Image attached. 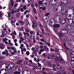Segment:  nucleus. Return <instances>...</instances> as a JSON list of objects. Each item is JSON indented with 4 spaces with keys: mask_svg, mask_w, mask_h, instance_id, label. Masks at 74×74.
<instances>
[{
    "mask_svg": "<svg viewBox=\"0 0 74 74\" xmlns=\"http://www.w3.org/2000/svg\"><path fill=\"white\" fill-rule=\"evenodd\" d=\"M5 65V69H9L10 71L12 72L13 71L15 70L17 68H18V66L15 65L14 64H10L8 65V64H4Z\"/></svg>",
    "mask_w": 74,
    "mask_h": 74,
    "instance_id": "1",
    "label": "nucleus"
},
{
    "mask_svg": "<svg viewBox=\"0 0 74 74\" xmlns=\"http://www.w3.org/2000/svg\"><path fill=\"white\" fill-rule=\"evenodd\" d=\"M66 21H68V23H70L69 19H68V18L67 17H66L65 18H62L60 21V23H63V24H64V23L66 22Z\"/></svg>",
    "mask_w": 74,
    "mask_h": 74,
    "instance_id": "2",
    "label": "nucleus"
},
{
    "mask_svg": "<svg viewBox=\"0 0 74 74\" xmlns=\"http://www.w3.org/2000/svg\"><path fill=\"white\" fill-rule=\"evenodd\" d=\"M70 28H69L68 27H65L64 29H62V31H61V33L62 34H65V33L63 32V31L64 30H66V31H67L69 32V31H70V30H71V27L70 25Z\"/></svg>",
    "mask_w": 74,
    "mask_h": 74,
    "instance_id": "3",
    "label": "nucleus"
},
{
    "mask_svg": "<svg viewBox=\"0 0 74 74\" xmlns=\"http://www.w3.org/2000/svg\"><path fill=\"white\" fill-rule=\"evenodd\" d=\"M57 2L56 0H51L50 1V4L53 6L56 5Z\"/></svg>",
    "mask_w": 74,
    "mask_h": 74,
    "instance_id": "4",
    "label": "nucleus"
},
{
    "mask_svg": "<svg viewBox=\"0 0 74 74\" xmlns=\"http://www.w3.org/2000/svg\"><path fill=\"white\" fill-rule=\"evenodd\" d=\"M59 62H60V63H61V64L63 63V62L64 61V60L61 57H59Z\"/></svg>",
    "mask_w": 74,
    "mask_h": 74,
    "instance_id": "5",
    "label": "nucleus"
},
{
    "mask_svg": "<svg viewBox=\"0 0 74 74\" xmlns=\"http://www.w3.org/2000/svg\"><path fill=\"white\" fill-rule=\"evenodd\" d=\"M71 5V3L69 2H67L66 4V7H69Z\"/></svg>",
    "mask_w": 74,
    "mask_h": 74,
    "instance_id": "6",
    "label": "nucleus"
},
{
    "mask_svg": "<svg viewBox=\"0 0 74 74\" xmlns=\"http://www.w3.org/2000/svg\"><path fill=\"white\" fill-rule=\"evenodd\" d=\"M64 15L66 16H68V15H69L68 14V11L67 10H66L64 12Z\"/></svg>",
    "mask_w": 74,
    "mask_h": 74,
    "instance_id": "7",
    "label": "nucleus"
},
{
    "mask_svg": "<svg viewBox=\"0 0 74 74\" xmlns=\"http://www.w3.org/2000/svg\"><path fill=\"white\" fill-rule=\"evenodd\" d=\"M68 17H70L71 19H73L74 18V14H73L68 16Z\"/></svg>",
    "mask_w": 74,
    "mask_h": 74,
    "instance_id": "8",
    "label": "nucleus"
},
{
    "mask_svg": "<svg viewBox=\"0 0 74 74\" xmlns=\"http://www.w3.org/2000/svg\"><path fill=\"white\" fill-rule=\"evenodd\" d=\"M59 5L60 6H62V7H64V6H65V4L62 3V2H60L59 3Z\"/></svg>",
    "mask_w": 74,
    "mask_h": 74,
    "instance_id": "9",
    "label": "nucleus"
},
{
    "mask_svg": "<svg viewBox=\"0 0 74 74\" xmlns=\"http://www.w3.org/2000/svg\"><path fill=\"white\" fill-rule=\"evenodd\" d=\"M43 20H44L45 21V22L46 23H47V22H48V21L49 20H48V19H47V18H45V16H44L43 17Z\"/></svg>",
    "mask_w": 74,
    "mask_h": 74,
    "instance_id": "10",
    "label": "nucleus"
},
{
    "mask_svg": "<svg viewBox=\"0 0 74 74\" xmlns=\"http://www.w3.org/2000/svg\"><path fill=\"white\" fill-rule=\"evenodd\" d=\"M13 73L14 74H21V72L19 71H14Z\"/></svg>",
    "mask_w": 74,
    "mask_h": 74,
    "instance_id": "11",
    "label": "nucleus"
},
{
    "mask_svg": "<svg viewBox=\"0 0 74 74\" xmlns=\"http://www.w3.org/2000/svg\"><path fill=\"white\" fill-rule=\"evenodd\" d=\"M64 66H63L62 65L61 66H60V69L61 71H63V70H64Z\"/></svg>",
    "mask_w": 74,
    "mask_h": 74,
    "instance_id": "12",
    "label": "nucleus"
},
{
    "mask_svg": "<svg viewBox=\"0 0 74 74\" xmlns=\"http://www.w3.org/2000/svg\"><path fill=\"white\" fill-rule=\"evenodd\" d=\"M37 52H38V50H37V49L35 50H34V51L33 53V54H34V55H37Z\"/></svg>",
    "mask_w": 74,
    "mask_h": 74,
    "instance_id": "13",
    "label": "nucleus"
},
{
    "mask_svg": "<svg viewBox=\"0 0 74 74\" xmlns=\"http://www.w3.org/2000/svg\"><path fill=\"white\" fill-rule=\"evenodd\" d=\"M42 2H43V0H39V5H41V4H42Z\"/></svg>",
    "mask_w": 74,
    "mask_h": 74,
    "instance_id": "14",
    "label": "nucleus"
},
{
    "mask_svg": "<svg viewBox=\"0 0 74 74\" xmlns=\"http://www.w3.org/2000/svg\"><path fill=\"white\" fill-rule=\"evenodd\" d=\"M47 58L48 59H53V58H52V56L51 55H48V56Z\"/></svg>",
    "mask_w": 74,
    "mask_h": 74,
    "instance_id": "15",
    "label": "nucleus"
},
{
    "mask_svg": "<svg viewBox=\"0 0 74 74\" xmlns=\"http://www.w3.org/2000/svg\"><path fill=\"white\" fill-rule=\"evenodd\" d=\"M60 26V25L59 24H55L54 25V27H59Z\"/></svg>",
    "mask_w": 74,
    "mask_h": 74,
    "instance_id": "16",
    "label": "nucleus"
},
{
    "mask_svg": "<svg viewBox=\"0 0 74 74\" xmlns=\"http://www.w3.org/2000/svg\"><path fill=\"white\" fill-rule=\"evenodd\" d=\"M23 46H24L23 44H22L21 45L20 47L21 49V52H22V54H23V49H22V47H23Z\"/></svg>",
    "mask_w": 74,
    "mask_h": 74,
    "instance_id": "17",
    "label": "nucleus"
},
{
    "mask_svg": "<svg viewBox=\"0 0 74 74\" xmlns=\"http://www.w3.org/2000/svg\"><path fill=\"white\" fill-rule=\"evenodd\" d=\"M55 61L56 63L59 62V59L58 58H56L55 60Z\"/></svg>",
    "mask_w": 74,
    "mask_h": 74,
    "instance_id": "18",
    "label": "nucleus"
},
{
    "mask_svg": "<svg viewBox=\"0 0 74 74\" xmlns=\"http://www.w3.org/2000/svg\"><path fill=\"white\" fill-rule=\"evenodd\" d=\"M0 69L1 70L0 71V73L1 74V71L4 70V69L2 68V66L1 65L0 66Z\"/></svg>",
    "mask_w": 74,
    "mask_h": 74,
    "instance_id": "19",
    "label": "nucleus"
},
{
    "mask_svg": "<svg viewBox=\"0 0 74 74\" xmlns=\"http://www.w3.org/2000/svg\"><path fill=\"white\" fill-rule=\"evenodd\" d=\"M38 25L40 28H41V29H42V28H43V27L42 26V25H41V23H39Z\"/></svg>",
    "mask_w": 74,
    "mask_h": 74,
    "instance_id": "20",
    "label": "nucleus"
},
{
    "mask_svg": "<svg viewBox=\"0 0 74 74\" xmlns=\"http://www.w3.org/2000/svg\"><path fill=\"white\" fill-rule=\"evenodd\" d=\"M2 33L3 35H6L7 33V32L6 31H3Z\"/></svg>",
    "mask_w": 74,
    "mask_h": 74,
    "instance_id": "21",
    "label": "nucleus"
},
{
    "mask_svg": "<svg viewBox=\"0 0 74 74\" xmlns=\"http://www.w3.org/2000/svg\"><path fill=\"white\" fill-rule=\"evenodd\" d=\"M54 21H55V19L52 18L51 19L50 22L51 23H52V22H54Z\"/></svg>",
    "mask_w": 74,
    "mask_h": 74,
    "instance_id": "22",
    "label": "nucleus"
},
{
    "mask_svg": "<svg viewBox=\"0 0 74 74\" xmlns=\"http://www.w3.org/2000/svg\"><path fill=\"white\" fill-rule=\"evenodd\" d=\"M44 3H42L43 4V5L44 4H45V5H46V4H47V0H44Z\"/></svg>",
    "mask_w": 74,
    "mask_h": 74,
    "instance_id": "23",
    "label": "nucleus"
},
{
    "mask_svg": "<svg viewBox=\"0 0 74 74\" xmlns=\"http://www.w3.org/2000/svg\"><path fill=\"white\" fill-rule=\"evenodd\" d=\"M11 22L12 25L13 26L14 25H15V22H14L13 21L11 20Z\"/></svg>",
    "mask_w": 74,
    "mask_h": 74,
    "instance_id": "24",
    "label": "nucleus"
},
{
    "mask_svg": "<svg viewBox=\"0 0 74 74\" xmlns=\"http://www.w3.org/2000/svg\"><path fill=\"white\" fill-rule=\"evenodd\" d=\"M23 9L24 10H25L26 9V5H24L23 6Z\"/></svg>",
    "mask_w": 74,
    "mask_h": 74,
    "instance_id": "25",
    "label": "nucleus"
},
{
    "mask_svg": "<svg viewBox=\"0 0 74 74\" xmlns=\"http://www.w3.org/2000/svg\"><path fill=\"white\" fill-rule=\"evenodd\" d=\"M8 40V39L7 38H5L3 40V42H5V41H7Z\"/></svg>",
    "mask_w": 74,
    "mask_h": 74,
    "instance_id": "26",
    "label": "nucleus"
},
{
    "mask_svg": "<svg viewBox=\"0 0 74 74\" xmlns=\"http://www.w3.org/2000/svg\"><path fill=\"white\" fill-rule=\"evenodd\" d=\"M19 37L20 38L21 40H22L23 41L24 40H25V38H23L22 37L19 36Z\"/></svg>",
    "mask_w": 74,
    "mask_h": 74,
    "instance_id": "27",
    "label": "nucleus"
},
{
    "mask_svg": "<svg viewBox=\"0 0 74 74\" xmlns=\"http://www.w3.org/2000/svg\"><path fill=\"white\" fill-rule=\"evenodd\" d=\"M33 10L34 13H35L36 14H37V12H36V9H35V8H33Z\"/></svg>",
    "mask_w": 74,
    "mask_h": 74,
    "instance_id": "28",
    "label": "nucleus"
},
{
    "mask_svg": "<svg viewBox=\"0 0 74 74\" xmlns=\"http://www.w3.org/2000/svg\"><path fill=\"white\" fill-rule=\"evenodd\" d=\"M12 11H14V12H15V13H16V8H14V10L12 9Z\"/></svg>",
    "mask_w": 74,
    "mask_h": 74,
    "instance_id": "29",
    "label": "nucleus"
},
{
    "mask_svg": "<svg viewBox=\"0 0 74 74\" xmlns=\"http://www.w3.org/2000/svg\"><path fill=\"white\" fill-rule=\"evenodd\" d=\"M19 23H20L23 25H24V22L22 21H19Z\"/></svg>",
    "mask_w": 74,
    "mask_h": 74,
    "instance_id": "30",
    "label": "nucleus"
},
{
    "mask_svg": "<svg viewBox=\"0 0 74 74\" xmlns=\"http://www.w3.org/2000/svg\"><path fill=\"white\" fill-rule=\"evenodd\" d=\"M61 74H66V71H63L61 72Z\"/></svg>",
    "mask_w": 74,
    "mask_h": 74,
    "instance_id": "31",
    "label": "nucleus"
},
{
    "mask_svg": "<svg viewBox=\"0 0 74 74\" xmlns=\"http://www.w3.org/2000/svg\"><path fill=\"white\" fill-rule=\"evenodd\" d=\"M4 59V57H3L2 56H0V59L2 60V59Z\"/></svg>",
    "mask_w": 74,
    "mask_h": 74,
    "instance_id": "32",
    "label": "nucleus"
},
{
    "mask_svg": "<svg viewBox=\"0 0 74 74\" xmlns=\"http://www.w3.org/2000/svg\"><path fill=\"white\" fill-rule=\"evenodd\" d=\"M54 52H59V50L58 49H54Z\"/></svg>",
    "mask_w": 74,
    "mask_h": 74,
    "instance_id": "33",
    "label": "nucleus"
},
{
    "mask_svg": "<svg viewBox=\"0 0 74 74\" xmlns=\"http://www.w3.org/2000/svg\"><path fill=\"white\" fill-rule=\"evenodd\" d=\"M4 48H5V47L4 46H0V48L1 49H4Z\"/></svg>",
    "mask_w": 74,
    "mask_h": 74,
    "instance_id": "34",
    "label": "nucleus"
},
{
    "mask_svg": "<svg viewBox=\"0 0 74 74\" xmlns=\"http://www.w3.org/2000/svg\"><path fill=\"white\" fill-rule=\"evenodd\" d=\"M16 48L14 47H11V49L13 51Z\"/></svg>",
    "mask_w": 74,
    "mask_h": 74,
    "instance_id": "35",
    "label": "nucleus"
},
{
    "mask_svg": "<svg viewBox=\"0 0 74 74\" xmlns=\"http://www.w3.org/2000/svg\"><path fill=\"white\" fill-rule=\"evenodd\" d=\"M64 25H65L66 27H67V26H68V25H69V24H68L67 23H66V22L64 23Z\"/></svg>",
    "mask_w": 74,
    "mask_h": 74,
    "instance_id": "36",
    "label": "nucleus"
},
{
    "mask_svg": "<svg viewBox=\"0 0 74 74\" xmlns=\"http://www.w3.org/2000/svg\"><path fill=\"white\" fill-rule=\"evenodd\" d=\"M57 74H61V71H58L57 72Z\"/></svg>",
    "mask_w": 74,
    "mask_h": 74,
    "instance_id": "37",
    "label": "nucleus"
},
{
    "mask_svg": "<svg viewBox=\"0 0 74 74\" xmlns=\"http://www.w3.org/2000/svg\"><path fill=\"white\" fill-rule=\"evenodd\" d=\"M26 71H27V73H28L27 74H31V73L30 72V71H29L27 70Z\"/></svg>",
    "mask_w": 74,
    "mask_h": 74,
    "instance_id": "38",
    "label": "nucleus"
},
{
    "mask_svg": "<svg viewBox=\"0 0 74 74\" xmlns=\"http://www.w3.org/2000/svg\"><path fill=\"white\" fill-rule=\"evenodd\" d=\"M20 8H21V7H19L18 8V9L17 10V11L16 12H19Z\"/></svg>",
    "mask_w": 74,
    "mask_h": 74,
    "instance_id": "39",
    "label": "nucleus"
},
{
    "mask_svg": "<svg viewBox=\"0 0 74 74\" xmlns=\"http://www.w3.org/2000/svg\"><path fill=\"white\" fill-rule=\"evenodd\" d=\"M40 40L42 42H44L45 40L44 39H40Z\"/></svg>",
    "mask_w": 74,
    "mask_h": 74,
    "instance_id": "40",
    "label": "nucleus"
},
{
    "mask_svg": "<svg viewBox=\"0 0 74 74\" xmlns=\"http://www.w3.org/2000/svg\"><path fill=\"white\" fill-rule=\"evenodd\" d=\"M56 68L57 69H60V66H59V65H57L56 66Z\"/></svg>",
    "mask_w": 74,
    "mask_h": 74,
    "instance_id": "41",
    "label": "nucleus"
},
{
    "mask_svg": "<svg viewBox=\"0 0 74 74\" xmlns=\"http://www.w3.org/2000/svg\"><path fill=\"white\" fill-rule=\"evenodd\" d=\"M35 4L36 7L37 8L38 7V5L37 4V2H35Z\"/></svg>",
    "mask_w": 74,
    "mask_h": 74,
    "instance_id": "42",
    "label": "nucleus"
},
{
    "mask_svg": "<svg viewBox=\"0 0 74 74\" xmlns=\"http://www.w3.org/2000/svg\"><path fill=\"white\" fill-rule=\"evenodd\" d=\"M20 10L21 11V12H23V8H21L20 9Z\"/></svg>",
    "mask_w": 74,
    "mask_h": 74,
    "instance_id": "43",
    "label": "nucleus"
},
{
    "mask_svg": "<svg viewBox=\"0 0 74 74\" xmlns=\"http://www.w3.org/2000/svg\"><path fill=\"white\" fill-rule=\"evenodd\" d=\"M8 17H11V13L10 12L8 13Z\"/></svg>",
    "mask_w": 74,
    "mask_h": 74,
    "instance_id": "44",
    "label": "nucleus"
},
{
    "mask_svg": "<svg viewBox=\"0 0 74 74\" xmlns=\"http://www.w3.org/2000/svg\"><path fill=\"white\" fill-rule=\"evenodd\" d=\"M16 64H21V65H22L20 63H19V62L18 61L17 62H16Z\"/></svg>",
    "mask_w": 74,
    "mask_h": 74,
    "instance_id": "45",
    "label": "nucleus"
},
{
    "mask_svg": "<svg viewBox=\"0 0 74 74\" xmlns=\"http://www.w3.org/2000/svg\"><path fill=\"white\" fill-rule=\"evenodd\" d=\"M44 4H43V3H42L41 4H40V5H39L40 6V7H42V6H44Z\"/></svg>",
    "mask_w": 74,
    "mask_h": 74,
    "instance_id": "46",
    "label": "nucleus"
},
{
    "mask_svg": "<svg viewBox=\"0 0 74 74\" xmlns=\"http://www.w3.org/2000/svg\"><path fill=\"white\" fill-rule=\"evenodd\" d=\"M16 16L17 17H18V18H19V17H20V14H18L16 15Z\"/></svg>",
    "mask_w": 74,
    "mask_h": 74,
    "instance_id": "47",
    "label": "nucleus"
},
{
    "mask_svg": "<svg viewBox=\"0 0 74 74\" xmlns=\"http://www.w3.org/2000/svg\"><path fill=\"white\" fill-rule=\"evenodd\" d=\"M74 21H73V20L72 21V23H70V24L71 25H73V24H74Z\"/></svg>",
    "mask_w": 74,
    "mask_h": 74,
    "instance_id": "48",
    "label": "nucleus"
},
{
    "mask_svg": "<svg viewBox=\"0 0 74 74\" xmlns=\"http://www.w3.org/2000/svg\"><path fill=\"white\" fill-rule=\"evenodd\" d=\"M46 48H47V47H46L44 46V47H43V49H44V50L45 51V50H46Z\"/></svg>",
    "mask_w": 74,
    "mask_h": 74,
    "instance_id": "49",
    "label": "nucleus"
},
{
    "mask_svg": "<svg viewBox=\"0 0 74 74\" xmlns=\"http://www.w3.org/2000/svg\"><path fill=\"white\" fill-rule=\"evenodd\" d=\"M27 11H28V10H25V12H24V14L25 15H26V14H27Z\"/></svg>",
    "mask_w": 74,
    "mask_h": 74,
    "instance_id": "50",
    "label": "nucleus"
},
{
    "mask_svg": "<svg viewBox=\"0 0 74 74\" xmlns=\"http://www.w3.org/2000/svg\"><path fill=\"white\" fill-rule=\"evenodd\" d=\"M55 54L56 55H60V52H58V53H55Z\"/></svg>",
    "mask_w": 74,
    "mask_h": 74,
    "instance_id": "51",
    "label": "nucleus"
},
{
    "mask_svg": "<svg viewBox=\"0 0 74 74\" xmlns=\"http://www.w3.org/2000/svg\"><path fill=\"white\" fill-rule=\"evenodd\" d=\"M52 58H53H53H55V54H53L52 55Z\"/></svg>",
    "mask_w": 74,
    "mask_h": 74,
    "instance_id": "52",
    "label": "nucleus"
},
{
    "mask_svg": "<svg viewBox=\"0 0 74 74\" xmlns=\"http://www.w3.org/2000/svg\"><path fill=\"white\" fill-rule=\"evenodd\" d=\"M71 58H73L74 57V56L73 55V53H71Z\"/></svg>",
    "mask_w": 74,
    "mask_h": 74,
    "instance_id": "53",
    "label": "nucleus"
},
{
    "mask_svg": "<svg viewBox=\"0 0 74 74\" xmlns=\"http://www.w3.org/2000/svg\"><path fill=\"white\" fill-rule=\"evenodd\" d=\"M45 50L43 49H41L40 50V51H41V52H44Z\"/></svg>",
    "mask_w": 74,
    "mask_h": 74,
    "instance_id": "54",
    "label": "nucleus"
},
{
    "mask_svg": "<svg viewBox=\"0 0 74 74\" xmlns=\"http://www.w3.org/2000/svg\"><path fill=\"white\" fill-rule=\"evenodd\" d=\"M30 53L29 51H27L26 52V55H29V54Z\"/></svg>",
    "mask_w": 74,
    "mask_h": 74,
    "instance_id": "55",
    "label": "nucleus"
},
{
    "mask_svg": "<svg viewBox=\"0 0 74 74\" xmlns=\"http://www.w3.org/2000/svg\"><path fill=\"white\" fill-rule=\"evenodd\" d=\"M18 4L16 3L14 6V7H16L18 6Z\"/></svg>",
    "mask_w": 74,
    "mask_h": 74,
    "instance_id": "56",
    "label": "nucleus"
},
{
    "mask_svg": "<svg viewBox=\"0 0 74 74\" xmlns=\"http://www.w3.org/2000/svg\"><path fill=\"white\" fill-rule=\"evenodd\" d=\"M71 62H70V63L71 64H73L72 63V62H74V59H73V60H71Z\"/></svg>",
    "mask_w": 74,
    "mask_h": 74,
    "instance_id": "57",
    "label": "nucleus"
},
{
    "mask_svg": "<svg viewBox=\"0 0 74 74\" xmlns=\"http://www.w3.org/2000/svg\"><path fill=\"white\" fill-rule=\"evenodd\" d=\"M41 72L42 73H43V74H46V72H45V71H42Z\"/></svg>",
    "mask_w": 74,
    "mask_h": 74,
    "instance_id": "58",
    "label": "nucleus"
},
{
    "mask_svg": "<svg viewBox=\"0 0 74 74\" xmlns=\"http://www.w3.org/2000/svg\"><path fill=\"white\" fill-rule=\"evenodd\" d=\"M25 31H26L27 32H28V33L29 32V29H26Z\"/></svg>",
    "mask_w": 74,
    "mask_h": 74,
    "instance_id": "59",
    "label": "nucleus"
},
{
    "mask_svg": "<svg viewBox=\"0 0 74 74\" xmlns=\"http://www.w3.org/2000/svg\"><path fill=\"white\" fill-rule=\"evenodd\" d=\"M35 49V48L34 47H33L32 49V51H34Z\"/></svg>",
    "mask_w": 74,
    "mask_h": 74,
    "instance_id": "60",
    "label": "nucleus"
},
{
    "mask_svg": "<svg viewBox=\"0 0 74 74\" xmlns=\"http://www.w3.org/2000/svg\"><path fill=\"white\" fill-rule=\"evenodd\" d=\"M50 50L51 51H53V52H54V50L52 48H51Z\"/></svg>",
    "mask_w": 74,
    "mask_h": 74,
    "instance_id": "61",
    "label": "nucleus"
},
{
    "mask_svg": "<svg viewBox=\"0 0 74 74\" xmlns=\"http://www.w3.org/2000/svg\"><path fill=\"white\" fill-rule=\"evenodd\" d=\"M59 36H60V37H62V34L61 33H59Z\"/></svg>",
    "mask_w": 74,
    "mask_h": 74,
    "instance_id": "62",
    "label": "nucleus"
},
{
    "mask_svg": "<svg viewBox=\"0 0 74 74\" xmlns=\"http://www.w3.org/2000/svg\"><path fill=\"white\" fill-rule=\"evenodd\" d=\"M24 64L25 65H26V64H27V62L26 61H25L24 62Z\"/></svg>",
    "mask_w": 74,
    "mask_h": 74,
    "instance_id": "63",
    "label": "nucleus"
},
{
    "mask_svg": "<svg viewBox=\"0 0 74 74\" xmlns=\"http://www.w3.org/2000/svg\"><path fill=\"white\" fill-rule=\"evenodd\" d=\"M22 41L21 40H20L19 41V42L20 43V44H21V43H22Z\"/></svg>",
    "mask_w": 74,
    "mask_h": 74,
    "instance_id": "64",
    "label": "nucleus"
}]
</instances>
